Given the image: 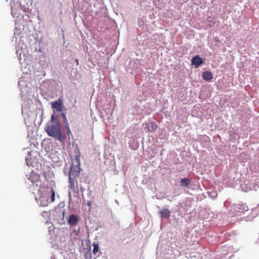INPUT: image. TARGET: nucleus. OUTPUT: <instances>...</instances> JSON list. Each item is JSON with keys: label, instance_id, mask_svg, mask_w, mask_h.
I'll use <instances>...</instances> for the list:
<instances>
[{"label": "nucleus", "instance_id": "f8f14e48", "mask_svg": "<svg viewBox=\"0 0 259 259\" xmlns=\"http://www.w3.org/2000/svg\"><path fill=\"white\" fill-rule=\"evenodd\" d=\"M181 186L184 187H188L190 184V180L187 178H183L180 181Z\"/></svg>", "mask_w": 259, "mask_h": 259}, {"label": "nucleus", "instance_id": "9b49d317", "mask_svg": "<svg viewBox=\"0 0 259 259\" xmlns=\"http://www.w3.org/2000/svg\"><path fill=\"white\" fill-rule=\"evenodd\" d=\"M69 189L73 192H74L75 191V187L74 185V181L73 179L71 178V176L69 177Z\"/></svg>", "mask_w": 259, "mask_h": 259}, {"label": "nucleus", "instance_id": "f03ea898", "mask_svg": "<svg viewBox=\"0 0 259 259\" xmlns=\"http://www.w3.org/2000/svg\"><path fill=\"white\" fill-rule=\"evenodd\" d=\"M39 196L36 198L37 202L41 206H47L55 200V192L53 189H41L39 190Z\"/></svg>", "mask_w": 259, "mask_h": 259}, {"label": "nucleus", "instance_id": "6e6552de", "mask_svg": "<svg viewBox=\"0 0 259 259\" xmlns=\"http://www.w3.org/2000/svg\"><path fill=\"white\" fill-rule=\"evenodd\" d=\"M78 218L74 214L70 215L68 222L70 225H75L78 222Z\"/></svg>", "mask_w": 259, "mask_h": 259}, {"label": "nucleus", "instance_id": "dca6fc26", "mask_svg": "<svg viewBox=\"0 0 259 259\" xmlns=\"http://www.w3.org/2000/svg\"><path fill=\"white\" fill-rule=\"evenodd\" d=\"M62 117H63L64 123L65 124L66 123V121H67L66 117L65 114H62Z\"/></svg>", "mask_w": 259, "mask_h": 259}, {"label": "nucleus", "instance_id": "2eb2a0df", "mask_svg": "<svg viewBox=\"0 0 259 259\" xmlns=\"http://www.w3.org/2000/svg\"><path fill=\"white\" fill-rule=\"evenodd\" d=\"M65 128L66 129L67 134L69 136L70 135V134L71 133V131H70V128H69V127L67 121H66V123L65 124Z\"/></svg>", "mask_w": 259, "mask_h": 259}, {"label": "nucleus", "instance_id": "20e7f679", "mask_svg": "<svg viewBox=\"0 0 259 259\" xmlns=\"http://www.w3.org/2000/svg\"><path fill=\"white\" fill-rule=\"evenodd\" d=\"M191 63L192 65H195V67H198L203 63V61L198 55H196L192 59Z\"/></svg>", "mask_w": 259, "mask_h": 259}, {"label": "nucleus", "instance_id": "7ed1b4c3", "mask_svg": "<svg viewBox=\"0 0 259 259\" xmlns=\"http://www.w3.org/2000/svg\"><path fill=\"white\" fill-rule=\"evenodd\" d=\"M28 179L33 184H35L36 186L38 185V183H40V176L33 171L30 172Z\"/></svg>", "mask_w": 259, "mask_h": 259}, {"label": "nucleus", "instance_id": "4468645a", "mask_svg": "<svg viewBox=\"0 0 259 259\" xmlns=\"http://www.w3.org/2000/svg\"><path fill=\"white\" fill-rule=\"evenodd\" d=\"M75 160L76 161L77 164L78 165H80V152H78V153L76 154L75 157Z\"/></svg>", "mask_w": 259, "mask_h": 259}, {"label": "nucleus", "instance_id": "9d476101", "mask_svg": "<svg viewBox=\"0 0 259 259\" xmlns=\"http://www.w3.org/2000/svg\"><path fill=\"white\" fill-rule=\"evenodd\" d=\"M52 107L58 111H61L62 110V104L60 101L52 102Z\"/></svg>", "mask_w": 259, "mask_h": 259}, {"label": "nucleus", "instance_id": "ddd939ff", "mask_svg": "<svg viewBox=\"0 0 259 259\" xmlns=\"http://www.w3.org/2000/svg\"><path fill=\"white\" fill-rule=\"evenodd\" d=\"M93 246L94 247L93 252L94 254H96L99 251V245L98 244L94 243L93 244Z\"/></svg>", "mask_w": 259, "mask_h": 259}, {"label": "nucleus", "instance_id": "423d86ee", "mask_svg": "<svg viewBox=\"0 0 259 259\" xmlns=\"http://www.w3.org/2000/svg\"><path fill=\"white\" fill-rule=\"evenodd\" d=\"M161 218L168 219L170 217V211L167 208H164L159 211Z\"/></svg>", "mask_w": 259, "mask_h": 259}, {"label": "nucleus", "instance_id": "f3484780", "mask_svg": "<svg viewBox=\"0 0 259 259\" xmlns=\"http://www.w3.org/2000/svg\"><path fill=\"white\" fill-rule=\"evenodd\" d=\"M87 204H88V205H91V203L90 202H88Z\"/></svg>", "mask_w": 259, "mask_h": 259}, {"label": "nucleus", "instance_id": "1a4fd4ad", "mask_svg": "<svg viewBox=\"0 0 259 259\" xmlns=\"http://www.w3.org/2000/svg\"><path fill=\"white\" fill-rule=\"evenodd\" d=\"M157 129V124L155 122H151L148 123L147 130L148 132H154Z\"/></svg>", "mask_w": 259, "mask_h": 259}, {"label": "nucleus", "instance_id": "f257e3e1", "mask_svg": "<svg viewBox=\"0 0 259 259\" xmlns=\"http://www.w3.org/2000/svg\"><path fill=\"white\" fill-rule=\"evenodd\" d=\"M46 131L49 136L62 143L66 139L65 136L62 135L59 119L54 114L52 115L51 119L48 123Z\"/></svg>", "mask_w": 259, "mask_h": 259}, {"label": "nucleus", "instance_id": "0eeeda50", "mask_svg": "<svg viewBox=\"0 0 259 259\" xmlns=\"http://www.w3.org/2000/svg\"><path fill=\"white\" fill-rule=\"evenodd\" d=\"M202 78L205 80L209 81L212 79L213 75L210 71H206L203 73Z\"/></svg>", "mask_w": 259, "mask_h": 259}, {"label": "nucleus", "instance_id": "39448f33", "mask_svg": "<svg viewBox=\"0 0 259 259\" xmlns=\"http://www.w3.org/2000/svg\"><path fill=\"white\" fill-rule=\"evenodd\" d=\"M80 165L77 164L76 165H72L70 168V170L69 172V176H71L74 172L76 177H77L80 172Z\"/></svg>", "mask_w": 259, "mask_h": 259}]
</instances>
